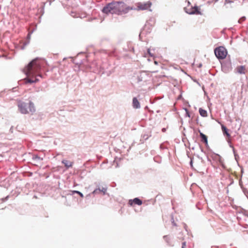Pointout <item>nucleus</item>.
<instances>
[{
    "instance_id": "nucleus-8",
    "label": "nucleus",
    "mask_w": 248,
    "mask_h": 248,
    "mask_svg": "<svg viewBox=\"0 0 248 248\" xmlns=\"http://www.w3.org/2000/svg\"><path fill=\"white\" fill-rule=\"evenodd\" d=\"M236 72L240 74H245L246 68L244 66H239L235 69Z\"/></svg>"
},
{
    "instance_id": "nucleus-20",
    "label": "nucleus",
    "mask_w": 248,
    "mask_h": 248,
    "mask_svg": "<svg viewBox=\"0 0 248 248\" xmlns=\"http://www.w3.org/2000/svg\"><path fill=\"white\" fill-rule=\"evenodd\" d=\"M245 20V17H242V18H241V19H239V22L240 23L241 21H244Z\"/></svg>"
},
{
    "instance_id": "nucleus-13",
    "label": "nucleus",
    "mask_w": 248,
    "mask_h": 248,
    "mask_svg": "<svg viewBox=\"0 0 248 248\" xmlns=\"http://www.w3.org/2000/svg\"><path fill=\"white\" fill-rule=\"evenodd\" d=\"M222 129L224 134H226L227 136H230V134L228 132V129L225 126L222 125Z\"/></svg>"
},
{
    "instance_id": "nucleus-18",
    "label": "nucleus",
    "mask_w": 248,
    "mask_h": 248,
    "mask_svg": "<svg viewBox=\"0 0 248 248\" xmlns=\"http://www.w3.org/2000/svg\"><path fill=\"white\" fill-rule=\"evenodd\" d=\"M99 190H100V188H96L92 192V194H98L100 192Z\"/></svg>"
},
{
    "instance_id": "nucleus-17",
    "label": "nucleus",
    "mask_w": 248,
    "mask_h": 248,
    "mask_svg": "<svg viewBox=\"0 0 248 248\" xmlns=\"http://www.w3.org/2000/svg\"><path fill=\"white\" fill-rule=\"evenodd\" d=\"M73 192L74 193H77V194H78V195H79L82 198L83 197V194L82 193H81L80 192L78 191L74 190V191H73Z\"/></svg>"
},
{
    "instance_id": "nucleus-10",
    "label": "nucleus",
    "mask_w": 248,
    "mask_h": 248,
    "mask_svg": "<svg viewBox=\"0 0 248 248\" xmlns=\"http://www.w3.org/2000/svg\"><path fill=\"white\" fill-rule=\"evenodd\" d=\"M132 202H133L135 204L139 205H140L142 204V201L137 198L134 199V200L132 201L131 200H130L129 202L130 204H132Z\"/></svg>"
},
{
    "instance_id": "nucleus-21",
    "label": "nucleus",
    "mask_w": 248,
    "mask_h": 248,
    "mask_svg": "<svg viewBox=\"0 0 248 248\" xmlns=\"http://www.w3.org/2000/svg\"><path fill=\"white\" fill-rule=\"evenodd\" d=\"M186 243L185 242H183L182 243V248H185V246H186Z\"/></svg>"
},
{
    "instance_id": "nucleus-23",
    "label": "nucleus",
    "mask_w": 248,
    "mask_h": 248,
    "mask_svg": "<svg viewBox=\"0 0 248 248\" xmlns=\"http://www.w3.org/2000/svg\"><path fill=\"white\" fill-rule=\"evenodd\" d=\"M192 158H190V165L191 167L192 166Z\"/></svg>"
},
{
    "instance_id": "nucleus-16",
    "label": "nucleus",
    "mask_w": 248,
    "mask_h": 248,
    "mask_svg": "<svg viewBox=\"0 0 248 248\" xmlns=\"http://www.w3.org/2000/svg\"><path fill=\"white\" fill-rule=\"evenodd\" d=\"M107 187H102V188H100V192H102L104 194H105L107 191Z\"/></svg>"
},
{
    "instance_id": "nucleus-6",
    "label": "nucleus",
    "mask_w": 248,
    "mask_h": 248,
    "mask_svg": "<svg viewBox=\"0 0 248 248\" xmlns=\"http://www.w3.org/2000/svg\"><path fill=\"white\" fill-rule=\"evenodd\" d=\"M148 77V75L145 72H141L140 73V75L138 76V81H146L147 80V78Z\"/></svg>"
},
{
    "instance_id": "nucleus-1",
    "label": "nucleus",
    "mask_w": 248,
    "mask_h": 248,
    "mask_svg": "<svg viewBox=\"0 0 248 248\" xmlns=\"http://www.w3.org/2000/svg\"><path fill=\"white\" fill-rule=\"evenodd\" d=\"M41 62L37 59L33 60L23 69V73L27 76L24 80L26 83H32L39 81V77L42 78L40 73Z\"/></svg>"
},
{
    "instance_id": "nucleus-2",
    "label": "nucleus",
    "mask_w": 248,
    "mask_h": 248,
    "mask_svg": "<svg viewBox=\"0 0 248 248\" xmlns=\"http://www.w3.org/2000/svg\"><path fill=\"white\" fill-rule=\"evenodd\" d=\"M132 10H133L132 7L127 6L123 2L114 1L108 3L104 7L102 12L106 14H111L119 15L125 14Z\"/></svg>"
},
{
    "instance_id": "nucleus-14",
    "label": "nucleus",
    "mask_w": 248,
    "mask_h": 248,
    "mask_svg": "<svg viewBox=\"0 0 248 248\" xmlns=\"http://www.w3.org/2000/svg\"><path fill=\"white\" fill-rule=\"evenodd\" d=\"M163 238L166 241V242L169 245L173 246V245H172L169 241V237L167 235L164 236Z\"/></svg>"
},
{
    "instance_id": "nucleus-27",
    "label": "nucleus",
    "mask_w": 248,
    "mask_h": 248,
    "mask_svg": "<svg viewBox=\"0 0 248 248\" xmlns=\"http://www.w3.org/2000/svg\"><path fill=\"white\" fill-rule=\"evenodd\" d=\"M206 157H207V158L208 160H209L208 156H206Z\"/></svg>"
},
{
    "instance_id": "nucleus-26",
    "label": "nucleus",
    "mask_w": 248,
    "mask_h": 248,
    "mask_svg": "<svg viewBox=\"0 0 248 248\" xmlns=\"http://www.w3.org/2000/svg\"><path fill=\"white\" fill-rule=\"evenodd\" d=\"M172 223H173V224L174 225H176V224H175V223L174 222V221H173V222H172Z\"/></svg>"
},
{
    "instance_id": "nucleus-24",
    "label": "nucleus",
    "mask_w": 248,
    "mask_h": 248,
    "mask_svg": "<svg viewBox=\"0 0 248 248\" xmlns=\"http://www.w3.org/2000/svg\"><path fill=\"white\" fill-rule=\"evenodd\" d=\"M154 63H155V64H158V62L156 61H155Z\"/></svg>"
},
{
    "instance_id": "nucleus-3",
    "label": "nucleus",
    "mask_w": 248,
    "mask_h": 248,
    "mask_svg": "<svg viewBox=\"0 0 248 248\" xmlns=\"http://www.w3.org/2000/svg\"><path fill=\"white\" fill-rule=\"evenodd\" d=\"M18 107L20 112L23 114H32L35 111L33 103L30 101L28 103L20 101L18 102Z\"/></svg>"
},
{
    "instance_id": "nucleus-4",
    "label": "nucleus",
    "mask_w": 248,
    "mask_h": 248,
    "mask_svg": "<svg viewBox=\"0 0 248 248\" xmlns=\"http://www.w3.org/2000/svg\"><path fill=\"white\" fill-rule=\"evenodd\" d=\"M214 52L216 56L218 59H224L227 54V50L223 46H219L216 48L214 50Z\"/></svg>"
},
{
    "instance_id": "nucleus-11",
    "label": "nucleus",
    "mask_w": 248,
    "mask_h": 248,
    "mask_svg": "<svg viewBox=\"0 0 248 248\" xmlns=\"http://www.w3.org/2000/svg\"><path fill=\"white\" fill-rule=\"evenodd\" d=\"M62 163L64 164L65 166L67 168L71 167L72 165V162L66 160H63L62 161Z\"/></svg>"
},
{
    "instance_id": "nucleus-15",
    "label": "nucleus",
    "mask_w": 248,
    "mask_h": 248,
    "mask_svg": "<svg viewBox=\"0 0 248 248\" xmlns=\"http://www.w3.org/2000/svg\"><path fill=\"white\" fill-rule=\"evenodd\" d=\"M154 160L155 162H160V156H155L154 158Z\"/></svg>"
},
{
    "instance_id": "nucleus-25",
    "label": "nucleus",
    "mask_w": 248,
    "mask_h": 248,
    "mask_svg": "<svg viewBox=\"0 0 248 248\" xmlns=\"http://www.w3.org/2000/svg\"><path fill=\"white\" fill-rule=\"evenodd\" d=\"M148 53L149 54H150V49H148Z\"/></svg>"
},
{
    "instance_id": "nucleus-12",
    "label": "nucleus",
    "mask_w": 248,
    "mask_h": 248,
    "mask_svg": "<svg viewBox=\"0 0 248 248\" xmlns=\"http://www.w3.org/2000/svg\"><path fill=\"white\" fill-rule=\"evenodd\" d=\"M199 113L200 115L202 117H206L207 116V111L201 108L199 109Z\"/></svg>"
},
{
    "instance_id": "nucleus-22",
    "label": "nucleus",
    "mask_w": 248,
    "mask_h": 248,
    "mask_svg": "<svg viewBox=\"0 0 248 248\" xmlns=\"http://www.w3.org/2000/svg\"><path fill=\"white\" fill-rule=\"evenodd\" d=\"M33 159H37V158L40 159V158L39 157V156L36 155V156H34V157H33Z\"/></svg>"
},
{
    "instance_id": "nucleus-9",
    "label": "nucleus",
    "mask_w": 248,
    "mask_h": 248,
    "mask_svg": "<svg viewBox=\"0 0 248 248\" xmlns=\"http://www.w3.org/2000/svg\"><path fill=\"white\" fill-rule=\"evenodd\" d=\"M133 106L135 108H138L140 107V102L136 97L133 99Z\"/></svg>"
},
{
    "instance_id": "nucleus-5",
    "label": "nucleus",
    "mask_w": 248,
    "mask_h": 248,
    "mask_svg": "<svg viewBox=\"0 0 248 248\" xmlns=\"http://www.w3.org/2000/svg\"><path fill=\"white\" fill-rule=\"evenodd\" d=\"M136 8L134 9L135 10H148L151 7L152 3L150 1H147L144 3L138 2L136 3Z\"/></svg>"
},
{
    "instance_id": "nucleus-19",
    "label": "nucleus",
    "mask_w": 248,
    "mask_h": 248,
    "mask_svg": "<svg viewBox=\"0 0 248 248\" xmlns=\"http://www.w3.org/2000/svg\"><path fill=\"white\" fill-rule=\"evenodd\" d=\"M117 159H118L117 157H115L114 160V163H116V164L115 167H118L119 166V164L117 163Z\"/></svg>"
},
{
    "instance_id": "nucleus-7",
    "label": "nucleus",
    "mask_w": 248,
    "mask_h": 248,
    "mask_svg": "<svg viewBox=\"0 0 248 248\" xmlns=\"http://www.w3.org/2000/svg\"><path fill=\"white\" fill-rule=\"evenodd\" d=\"M200 133V136L201 138V141L204 143L206 145L208 144V140H207V137L203 134L202 133L199 131Z\"/></svg>"
}]
</instances>
